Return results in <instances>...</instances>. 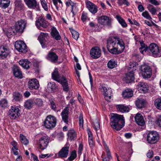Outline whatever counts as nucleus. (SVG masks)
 Wrapping results in <instances>:
<instances>
[{
    "label": "nucleus",
    "instance_id": "obj_1",
    "mask_svg": "<svg viewBox=\"0 0 161 161\" xmlns=\"http://www.w3.org/2000/svg\"><path fill=\"white\" fill-rule=\"evenodd\" d=\"M107 48L113 54H119L123 52L125 44L123 40L119 38H109L107 40Z\"/></svg>",
    "mask_w": 161,
    "mask_h": 161
},
{
    "label": "nucleus",
    "instance_id": "obj_2",
    "mask_svg": "<svg viewBox=\"0 0 161 161\" xmlns=\"http://www.w3.org/2000/svg\"><path fill=\"white\" fill-rule=\"evenodd\" d=\"M111 127L116 130L119 131L125 125V119L123 115L113 114L110 119Z\"/></svg>",
    "mask_w": 161,
    "mask_h": 161
},
{
    "label": "nucleus",
    "instance_id": "obj_3",
    "mask_svg": "<svg viewBox=\"0 0 161 161\" xmlns=\"http://www.w3.org/2000/svg\"><path fill=\"white\" fill-rule=\"evenodd\" d=\"M52 77L55 80L61 83L63 86L64 91L66 92L69 91L68 83L66 80V78L64 76H62L60 79H59V75L57 68L55 69L54 71L52 74Z\"/></svg>",
    "mask_w": 161,
    "mask_h": 161
},
{
    "label": "nucleus",
    "instance_id": "obj_4",
    "mask_svg": "<svg viewBox=\"0 0 161 161\" xmlns=\"http://www.w3.org/2000/svg\"><path fill=\"white\" fill-rule=\"evenodd\" d=\"M27 24L26 20L20 19L15 22L14 26L18 32L22 33L26 28Z\"/></svg>",
    "mask_w": 161,
    "mask_h": 161
},
{
    "label": "nucleus",
    "instance_id": "obj_5",
    "mask_svg": "<svg viewBox=\"0 0 161 161\" xmlns=\"http://www.w3.org/2000/svg\"><path fill=\"white\" fill-rule=\"evenodd\" d=\"M159 139L158 134L155 131H150L147 134V141L149 143L155 144L158 141Z\"/></svg>",
    "mask_w": 161,
    "mask_h": 161
},
{
    "label": "nucleus",
    "instance_id": "obj_6",
    "mask_svg": "<svg viewBox=\"0 0 161 161\" xmlns=\"http://www.w3.org/2000/svg\"><path fill=\"white\" fill-rule=\"evenodd\" d=\"M20 108L19 106H12L8 112L9 117L12 119L19 117L20 115Z\"/></svg>",
    "mask_w": 161,
    "mask_h": 161
},
{
    "label": "nucleus",
    "instance_id": "obj_7",
    "mask_svg": "<svg viewBox=\"0 0 161 161\" xmlns=\"http://www.w3.org/2000/svg\"><path fill=\"white\" fill-rule=\"evenodd\" d=\"M140 69L141 73L144 78H148L151 77L152 70L149 66L143 64L141 66Z\"/></svg>",
    "mask_w": 161,
    "mask_h": 161
},
{
    "label": "nucleus",
    "instance_id": "obj_8",
    "mask_svg": "<svg viewBox=\"0 0 161 161\" xmlns=\"http://www.w3.org/2000/svg\"><path fill=\"white\" fill-rule=\"evenodd\" d=\"M14 46L16 49L19 52L25 53L27 51L26 45L22 41H17L15 42Z\"/></svg>",
    "mask_w": 161,
    "mask_h": 161
},
{
    "label": "nucleus",
    "instance_id": "obj_9",
    "mask_svg": "<svg viewBox=\"0 0 161 161\" xmlns=\"http://www.w3.org/2000/svg\"><path fill=\"white\" fill-rule=\"evenodd\" d=\"M10 51L8 47L6 45L0 46V58L4 59L7 58L9 54Z\"/></svg>",
    "mask_w": 161,
    "mask_h": 161
},
{
    "label": "nucleus",
    "instance_id": "obj_10",
    "mask_svg": "<svg viewBox=\"0 0 161 161\" xmlns=\"http://www.w3.org/2000/svg\"><path fill=\"white\" fill-rule=\"evenodd\" d=\"M47 34H46L41 32L38 37V40L43 48L47 47L49 45V44H48V42L47 41Z\"/></svg>",
    "mask_w": 161,
    "mask_h": 161
},
{
    "label": "nucleus",
    "instance_id": "obj_11",
    "mask_svg": "<svg viewBox=\"0 0 161 161\" xmlns=\"http://www.w3.org/2000/svg\"><path fill=\"white\" fill-rule=\"evenodd\" d=\"M149 49L154 57L157 56L161 52V49L155 43L150 44L149 46Z\"/></svg>",
    "mask_w": 161,
    "mask_h": 161
},
{
    "label": "nucleus",
    "instance_id": "obj_12",
    "mask_svg": "<svg viewBox=\"0 0 161 161\" xmlns=\"http://www.w3.org/2000/svg\"><path fill=\"white\" fill-rule=\"evenodd\" d=\"M91 56L93 59H97L101 56V51L98 47L92 48L90 51Z\"/></svg>",
    "mask_w": 161,
    "mask_h": 161
},
{
    "label": "nucleus",
    "instance_id": "obj_13",
    "mask_svg": "<svg viewBox=\"0 0 161 161\" xmlns=\"http://www.w3.org/2000/svg\"><path fill=\"white\" fill-rule=\"evenodd\" d=\"M49 142V140L48 138L44 136L42 137L39 140L38 143V147L41 150L45 149L47 146Z\"/></svg>",
    "mask_w": 161,
    "mask_h": 161
},
{
    "label": "nucleus",
    "instance_id": "obj_14",
    "mask_svg": "<svg viewBox=\"0 0 161 161\" xmlns=\"http://www.w3.org/2000/svg\"><path fill=\"white\" fill-rule=\"evenodd\" d=\"M39 86L38 81L36 79H31L28 82V88L31 90H37Z\"/></svg>",
    "mask_w": 161,
    "mask_h": 161
},
{
    "label": "nucleus",
    "instance_id": "obj_15",
    "mask_svg": "<svg viewBox=\"0 0 161 161\" xmlns=\"http://www.w3.org/2000/svg\"><path fill=\"white\" fill-rule=\"evenodd\" d=\"M36 25L40 30H41V27L46 28L48 25V23L42 17H39L36 21Z\"/></svg>",
    "mask_w": 161,
    "mask_h": 161
},
{
    "label": "nucleus",
    "instance_id": "obj_16",
    "mask_svg": "<svg viewBox=\"0 0 161 161\" xmlns=\"http://www.w3.org/2000/svg\"><path fill=\"white\" fill-rule=\"evenodd\" d=\"M136 88L141 93H146L148 91V86L145 82H140L136 86Z\"/></svg>",
    "mask_w": 161,
    "mask_h": 161
},
{
    "label": "nucleus",
    "instance_id": "obj_17",
    "mask_svg": "<svg viewBox=\"0 0 161 161\" xmlns=\"http://www.w3.org/2000/svg\"><path fill=\"white\" fill-rule=\"evenodd\" d=\"M69 107H65L62 111L61 114L62 120L64 123L67 124H68L69 122L68 114L69 113Z\"/></svg>",
    "mask_w": 161,
    "mask_h": 161
},
{
    "label": "nucleus",
    "instance_id": "obj_18",
    "mask_svg": "<svg viewBox=\"0 0 161 161\" xmlns=\"http://www.w3.org/2000/svg\"><path fill=\"white\" fill-rule=\"evenodd\" d=\"M98 20L99 23L103 25H107L109 26L111 24L109 17L106 16H102L98 18Z\"/></svg>",
    "mask_w": 161,
    "mask_h": 161
},
{
    "label": "nucleus",
    "instance_id": "obj_19",
    "mask_svg": "<svg viewBox=\"0 0 161 161\" xmlns=\"http://www.w3.org/2000/svg\"><path fill=\"white\" fill-rule=\"evenodd\" d=\"M51 36L56 40H60L61 38L59 33L54 26H51Z\"/></svg>",
    "mask_w": 161,
    "mask_h": 161
},
{
    "label": "nucleus",
    "instance_id": "obj_20",
    "mask_svg": "<svg viewBox=\"0 0 161 161\" xmlns=\"http://www.w3.org/2000/svg\"><path fill=\"white\" fill-rule=\"evenodd\" d=\"M25 4L30 8L34 9L36 8L38 4L36 0H24Z\"/></svg>",
    "mask_w": 161,
    "mask_h": 161
},
{
    "label": "nucleus",
    "instance_id": "obj_21",
    "mask_svg": "<svg viewBox=\"0 0 161 161\" xmlns=\"http://www.w3.org/2000/svg\"><path fill=\"white\" fill-rule=\"evenodd\" d=\"M135 121L139 125L143 126L145 124V121L143 117L140 113H137L135 116Z\"/></svg>",
    "mask_w": 161,
    "mask_h": 161
},
{
    "label": "nucleus",
    "instance_id": "obj_22",
    "mask_svg": "<svg viewBox=\"0 0 161 161\" xmlns=\"http://www.w3.org/2000/svg\"><path fill=\"white\" fill-rule=\"evenodd\" d=\"M86 6L89 11L92 13L95 14L97 11V7L93 3L90 1L87 2Z\"/></svg>",
    "mask_w": 161,
    "mask_h": 161
},
{
    "label": "nucleus",
    "instance_id": "obj_23",
    "mask_svg": "<svg viewBox=\"0 0 161 161\" xmlns=\"http://www.w3.org/2000/svg\"><path fill=\"white\" fill-rule=\"evenodd\" d=\"M19 63L23 68L26 69H28L31 65V63L27 59L20 60Z\"/></svg>",
    "mask_w": 161,
    "mask_h": 161
},
{
    "label": "nucleus",
    "instance_id": "obj_24",
    "mask_svg": "<svg viewBox=\"0 0 161 161\" xmlns=\"http://www.w3.org/2000/svg\"><path fill=\"white\" fill-rule=\"evenodd\" d=\"M54 49L51 50V62L55 64H59L61 62L58 61V56L53 51Z\"/></svg>",
    "mask_w": 161,
    "mask_h": 161
},
{
    "label": "nucleus",
    "instance_id": "obj_25",
    "mask_svg": "<svg viewBox=\"0 0 161 161\" xmlns=\"http://www.w3.org/2000/svg\"><path fill=\"white\" fill-rule=\"evenodd\" d=\"M69 149V147L68 146L63 147L58 153V157L61 158H66L68 154Z\"/></svg>",
    "mask_w": 161,
    "mask_h": 161
},
{
    "label": "nucleus",
    "instance_id": "obj_26",
    "mask_svg": "<svg viewBox=\"0 0 161 161\" xmlns=\"http://www.w3.org/2000/svg\"><path fill=\"white\" fill-rule=\"evenodd\" d=\"M4 32L8 37H10L11 35H15L16 32H18L15 27H9L5 29L4 31Z\"/></svg>",
    "mask_w": 161,
    "mask_h": 161
},
{
    "label": "nucleus",
    "instance_id": "obj_27",
    "mask_svg": "<svg viewBox=\"0 0 161 161\" xmlns=\"http://www.w3.org/2000/svg\"><path fill=\"white\" fill-rule=\"evenodd\" d=\"M15 77L21 78H22V73L19 68L17 65H14L12 68Z\"/></svg>",
    "mask_w": 161,
    "mask_h": 161
},
{
    "label": "nucleus",
    "instance_id": "obj_28",
    "mask_svg": "<svg viewBox=\"0 0 161 161\" xmlns=\"http://www.w3.org/2000/svg\"><path fill=\"white\" fill-rule=\"evenodd\" d=\"M134 80V75L133 71H131L126 74L125 80L127 83H130Z\"/></svg>",
    "mask_w": 161,
    "mask_h": 161
},
{
    "label": "nucleus",
    "instance_id": "obj_29",
    "mask_svg": "<svg viewBox=\"0 0 161 161\" xmlns=\"http://www.w3.org/2000/svg\"><path fill=\"white\" fill-rule=\"evenodd\" d=\"M136 107L138 108H141L145 107L146 105V101L143 99H138L135 102Z\"/></svg>",
    "mask_w": 161,
    "mask_h": 161
},
{
    "label": "nucleus",
    "instance_id": "obj_30",
    "mask_svg": "<svg viewBox=\"0 0 161 161\" xmlns=\"http://www.w3.org/2000/svg\"><path fill=\"white\" fill-rule=\"evenodd\" d=\"M116 107L117 110L122 113L128 112L129 110V108L128 106L124 105H117Z\"/></svg>",
    "mask_w": 161,
    "mask_h": 161
},
{
    "label": "nucleus",
    "instance_id": "obj_31",
    "mask_svg": "<svg viewBox=\"0 0 161 161\" xmlns=\"http://www.w3.org/2000/svg\"><path fill=\"white\" fill-rule=\"evenodd\" d=\"M34 105V99H30L25 101V103L24 106L27 109H30Z\"/></svg>",
    "mask_w": 161,
    "mask_h": 161
},
{
    "label": "nucleus",
    "instance_id": "obj_32",
    "mask_svg": "<svg viewBox=\"0 0 161 161\" xmlns=\"http://www.w3.org/2000/svg\"><path fill=\"white\" fill-rule=\"evenodd\" d=\"M133 91L130 89L125 90L122 93L123 96L124 98H128L131 97L133 96Z\"/></svg>",
    "mask_w": 161,
    "mask_h": 161
},
{
    "label": "nucleus",
    "instance_id": "obj_33",
    "mask_svg": "<svg viewBox=\"0 0 161 161\" xmlns=\"http://www.w3.org/2000/svg\"><path fill=\"white\" fill-rule=\"evenodd\" d=\"M14 4L15 8L19 10H21L24 6V4L21 0H15Z\"/></svg>",
    "mask_w": 161,
    "mask_h": 161
},
{
    "label": "nucleus",
    "instance_id": "obj_34",
    "mask_svg": "<svg viewBox=\"0 0 161 161\" xmlns=\"http://www.w3.org/2000/svg\"><path fill=\"white\" fill-rule=\"evenodd\" d=\"M112 91L111 88H108L107 92L104 93L105 99L107 101H109L111 98Z\"/></svg>",
    "mask_w": 161,
    "mask_h": 161
},
{
    "label": "nucleus",
    "instance_id": "obj_35",
    "mask_svg": "<svg viewBox=\"0 0 161 161\" xmlns=\"http://www.w3.org/2000/svg\"><path fill=\"white\" fill-rule=\"evenodd\" d=\"M10 3V0H0V6L3 8L8 7Z\"/></svg>",
    "mask_w": 161,
    "mask_h": 161
},
{
    "label": "nucleus",
    "instance_id": "obj_36",
    "mask_svg": "<svg viewBox=\"0 0 161 161\" xmlns=\"http://www.w3.org/2000/svg\"><path fill=\"white\" fill-rule=\"evenodd\" d=\"M68 136L69 138L72 140L76 137V134L74 130L72 129L68 131Z\"/></svg>",
    "mask_w": 161,
    "mask_h": 161
},
{
    "label": "nucleus",
    "instance_id": "obj_37",
    "mask_svg": "<svg viewBox=\"0 0 161 161\" xmlns=\"http://www.w3.org/2000/svg\"><path fill=\"white\" fill-rule=\"evenodd\" d=\"M140 43L141 45V47L139 48L140 52L142 54H144V52H146L147 51L148 47L144 43H143L142 41H140Z\"/></svg>",
    "mask_w": 161,
    "mask_h": 161
},
{
    "label": "nucleus",
    "instance_id": "obj_38",
    "mask_svg": "<svg viewBox=\"0 0 161 161\" xmlns=\"http://www.w3.org/2000/svg\"><path fill=\"white\" fill-rule=\"evenodd\" d=\"M22 95L19 92H15L13 94V99L17 101H20L22 100Z\"/></svg>",
    "mask_w": 161,
    "mask_h": 161
},
{
    "label": "nucleus",
    "instance_id": "obj_39",
    "mask_svg": "<svg viewBox=\"0 0 161 161\" xmlns=\"http://www.w3.org/2000/svg\"><path fill=\"white\" fill-rule=\"evenodd\" d=\"M117 66V63L114 60H110L108 63V66L110 69H113Z\"/></svg>",
    "mask_w": 161,
    "mask_h": 161
},
{
    "label": "nucleus",
    "instance_id": "obj_40",
    "mask_svg": "<svg viewBox=\"0 0 161 161\" xmlns=\"http://www.w3.org/2000/svg\"><path fill=\"white\" fill-rule=\"evenodd\" d=\"M44 125L47 129L50 128V115L47 117L44 122Z\"/></svg>",
    "mask_w": 161,
    "mask_h": 161
},
{
    "label": "nucleus",
    "instance_id": "obj_41",
    "mask_svg": "<svg viewBox=\"0 0 161 161\" xmlns=\"http://www.w3.org/2000/svg\"><path fill=\"white\" fill-rule=\"evenodd\" d=\"M116 18L118 21L119 23L123 27H126L127 25L124 19L122 18L120 16H116Z\"/></svg>",
    "mask_w": 161,
    "mask_h": 161
},
{
    "label": "nucleus",
    "instance_id": "obj_42",
    "mask_svg": "<svg viewBox=\"0 0 161 161\" xmlns=\"http://www.w3.org/2000/svg\"><path fill=\"white\" fill-rule=\"evenodd\" d=\"M20 137L21 140V141L22 144L26 145L29 143V141L28 139L26 138L25 136L24 135L20 134Z\"/></svg>",
    "mask_w": 161,
    "mask_h": 161
},
{
    "label": "nucleus",
    "instance_id": "obj_43",
    "mask_svg": "<svg viewBox=\"0 0 161 161\" xmlns=\"http://www.w3.org/2000/svg\"><path fill=\"white\" fill-rule=\"evenodd\" d=\"M69 30L72 35L73 38L76 40H77L79 37V34L78 32L75 31L72 28H69Z\"/></svg>",
    "mask_w": 161,
    "mask_h": 161
},
{
    "label": "nucleus",
    "instance_id": "obj_44",
    "mask_svg": "<svg viewBox=\"0 0 161 161\" xmlns=\"http://www.w3.org/2000/svg\"><path fill=\"white\" fill-rule=\"evenodd\" d=\"M154 104L157 108L161 110V98L156 99L154 101Z\"/></svg>",
    "mask_w": 161,
    "mask_h": 161
},
{
    "label": "nucleus",
    "instance_id": "obj_45",
    "mask_svg": "<svg viewBox=\"0 0 161 161\" xmlns=\"http://www.w3.org/2000/svg\"><path fill=\"white\" fill-rule=\"evenodd\" d=\"M34 104H36L38 106H42L43 102L42 99L37 98L36 99H34Z\"/></svg>",
    "mask_w": 161,
    "mask_h": 161
},
{
    "label": "nucleus",
    "instance_id": "obj_46",
    "mask_svg": "<svg viewBox=\"0 0 161 161\" xmlns=\"http://www.w3.org/2000/svg\"><path fill=\"white\" fill-rule=\"evenodd\" d=\"M117 3L120 6L124 4L128 6L130 5V3L127 0H118Z\"/></svg>",
    "mask_w": 161,
    "mask_h": 161
},
{
    "label": "nucleus",
    "instance_id": "obj_47",
    "mask_svg": "<svg viewBox=\"0 0 161 161\" xmlns=\"http://www.w3.org/2000/svg\"><path fill=\"white\" fill-rule=\"evenodd\" d=\"M142 15L146 19L149 20H151L152 19V18L150 16L148 12L147 11H145L143 12L142 14Z\"/></svg>",
    "mask_w": 161,
    "mask_h": 161
},
{
    "label": "nucleus",
    "instance_id": "obj_48",
    "mask_svg": "<svg viewBox=\"0 0 161 161\" xmlns=\"http://www.w3.org/2000/svg\"><path fill=\"white\" fill-rule=\"evenodd\" d=\"M52 1L53 4L57 8H58V3H59V7H62V2L61 0H52Z\"/></svg>",
    "mask_w": 161,
    "mask_h": 161
},
{
    "label": "nucleus",
    "instance_id": "obj_49",
    "mask_svg": "<svg viewBox=\"0 0 161 161\" xmlns=\"http://www.w3.org/2000/svg\"><path fill=\"white\" fill-rule=\"evenodd\" d=\"M52 121V123H51V128L54 127L56 124V119L54 116L51 115V121Z\"/></svg>",
    "mask_w": 161,
    "mask_h": 161
},
{
    "label": "nucleus",
    "instance_id": "obj_50",
    "mask_svg": "<svg viewBox=\"0 0 161 161\" xmlns=\"http://www.w3.org/2000/svg\"><path fill=\"white\" fill-rule=\"evenodd\" d=\"M8 102L5 99H2L0 101V105L2 107H6L7 106Z\"/></svg>",
    "mask_w": 161,
    "mask_h": 161
},
{
    "label": "nucleus",
    "instance_id": "obj_51",
    "mask_svg": "<svg viewBox=\"0 0 161 161\" xmlns=\"http://www.w3.org/2000/svg\"><path fill=\"white\" fill-rule=\"evenodd\" d=\"M76 157V152L75 151H73L71 153L70 156L69 158L68 159L69 160H73Z\"/></svg>",
    "mask_w": 161,
    "mask_h": 161
},
{
    "label": "nucleus",
    "instance_id": "obj_52",
    "mask_svg": "<svg viewBox=\"0 0 161 161\" xmlns=\"http://www.w3.org/2000/svg\"><path fill=\"white\" fill-rule=\"evenodd\" d=\"M99 89L101 90V91L103 93V95L104 93L107 92V90H108V89L107 87L103 86V84L100 85L99 87Z\"/></svg>",
    "mask_w": 161,
    "mask_h": 161
},
{
    "label": "nucleus",
    "instance_id": "obj_53",
    "mask_svg": "<svg viewBox=\"0 0 161 161\" xmlns=\"http://www.w3.org/2000/svg\"><path fill=\"white\" fill-rule=\"evenodd\" d=\"M105 148L106 149V152L107 153V158L109 159H111L112 158V157L110 153V150L106 145H105Z\"/></svg>",
    "mask_w": 161,
    "mask_h": 161
},
{
    "label": "nucleus",
    "instance_id": "obj_54",
    "mask_svg": "<svg viewBox=\"0 0 161 161\" xmlns=\"http://www.w3.org/2000/svg\"><path fill=\"white\" fill-rule=\"evenodd\" d=\"M79 124L80 127H83V125L84 123V120L83 119V115L82 114H80L79 118Z\"/></svg>",
    "mask_w": 161,
    "mask_h": 161
},
{
    "label": "nucleus",
    "instance_id": "obj_55",
    "mask_svg": "<svg viewBox=\"0 0 161 161\" xmlns=\"http://www.w3.org/2000/svg\"><path fill=\"white\" fill-rule=\"evenodd\" d=\"M94 128L96 130H97L99 129L100 128V124L97 121L95 122L94 124Z\"/></svg>",
    "mask_w": 161,
    "mask_h": 161
},
{
    "label": "nucleus",
    "instance_id": "obj_56",
    "mask_svg": "<svg viewBox=\"0 0 161 161\" xmlns=\"http://www.w3.org/2000/svg\"><path fill=\"white\" fill-rule=\"evenodd\" d=\"M51 107L52 109L56 112H58V110L57 109L56 106L54 102H51Z\"/></svg>",
    "mask_w": 161,
    "mask_h": 161
},
{
    "label": "nucleus",
    "instance_id": "obj_57",
    "mask_svg": "<svg viewBox=\"0 0 161 161\" xmlns=\"http://www.w3.org/2000/svg\"><path fill=\"white\" fill-rule=\"evenodd\" d=\"M148 10L152 14L154 15L156 14L157 10L154 7H153L150 9H149Z\"/></svg>",
    "mask_w": 161,
    "mask_h": 161
},
{
    "label": "nucleus",
    "instance_id": "obj_58",
    "mask_svg": "<svg viewBox=\"0 0 161 161\" xmlns=\"http://www.w3.org/2000/svg\"><path fill=\"white\" fill-rule=\"evenodd\" d=\"M83 149V145L82 144H80L78 148V153L80 155L82 153Z\"/></svg>",
    "mask_w": 161,
    "mask_h": 161
},
{
    "label": "nucleus",
    "instance_id": "obj_59",
    "mask_svg": "<svg viewBox=\"0 0 161 161\" xmlns=\"http://www.w3.org/2000/svg\"><path fill=\"white\" fill-rule=\"evenodd\" d=\"M87 17V14L83 13L81 17V19L83 21H85L86 20Z\"/></svg>",
    "mask_w": 161,
    "mask_h": 161
},
{
    "label": "nucleus",
    "instance_id": "obj_60",
    "mask_svg": "<svg viewBox=\"0 0 161 161\" xmlns=\"http://www.w3.org/2000/svg\"><path fill=\"white\" fill-rule=\"evenodd\" d=\"M88 134V141L89 140H92V135L91 132L90 130H87Z\"/></svg>",
    "mask_w": 161,
    "mask_h": 161
},
{
    "label": "nucleus",
    "instance_id": "obj_61",
    "mask_svg": "<svg viewBox=\"0 0 161 161\" xmlns=\"http://www.w3.org/2000/svg\"><path fill=\"white\" fill-rule=\"evenodd\" d=\"M43 8L46 10L47 11L48 10V8L47 4L46 3V1L41 3Z\"/></svg>",
    "mask_w": 161,
    "mask_h": 161
},
{
    "label": "nucleus",
    "instance_id": "obj_62",
    "mask_svg": "<svg viewBox=\"0 0 161 161\" xmlns=\"http://www.w3.org/2000/svg\"><path fill=\"white\" fill-rule=\"evenodd\" d=\"M149 2L155 5H158L159 4V3L156 0H149Z\"/></svg>",
    "mask_w": 161,
    "mask_h": 161
},
{
    "label": "nucleus",
    "instance_id": "obj_63",
    "mask_svg": "<svg viewBox=\"0 0 161 161\" xmlns=\"http://www.w3.org/2000/svg\"><path fill=\"white\" fill-rule=\"evenodd\" d=\"M50 86L49 85V83H48L47 84V88H46V91L47 92V95H46L47 97L48 95L49 94L50 92Z\"/></svg>",
    "mask_w": 161,
    "mask_h": 161
},
{
    "label": "nucleus",
    "instance_id": "obj_64",
    "mask_svg": "<svg viewBox=\"0 0 161 161\" xmlns=\"http://www.w3.org/2000/svg\"><path fill=\"white\" fill-rule=\"evenodd\" d=\"M147 155L148 157L149 158H152L153 155V152L152 151L149 150Z\"/></svg>",
    "mask_w": 161,
    "mask_h": 161
}]
</instances>
